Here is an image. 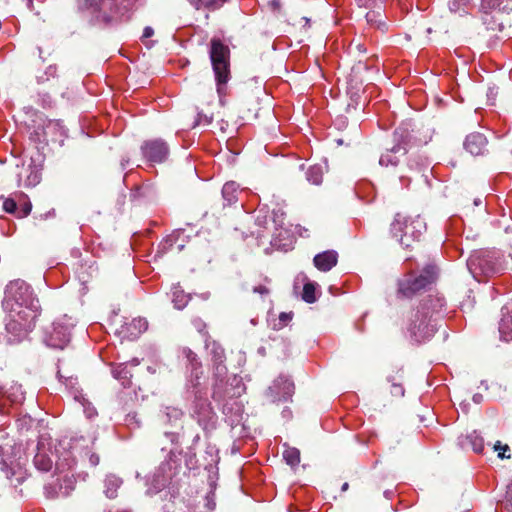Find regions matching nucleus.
<instances>
[{
  "mask_svg": "<svg viewBox=\"0 0 512 512\" xmlns=\"http://www.w3.org/2000/svg\"><path fill=\"white\" fill-rule=\"evenodd\" d=\"M163 419L166 423L177 426L180 425L183 411L173 406H165L162 410Z\"/></svg>",
  "mask_w": 512,
  "mask_h": 512,
  "instance_id": "31",
  "label": "nucleus"
},
{
  "mask_svg": "<svg viewBox=\"0 0 512 512\" xmlns=\"http://www.w3.org/2000/svg\"><path fill=\"white\" fill-rule=\"evenodd\" d=\"M306 179L314 185H320L323 180V168L320 165H313L309 167L306 172Z\"/></svg>",
  "mask_w": 512,
  "mask_h": 512,
  "instance_id": "33",
  "label": "nucleus"
},
{
  "mask_svg": "<svg viewBox=\"0 0 512 512\" xmlns=\"http://www.w3.org/2000/svg\"><path fill=\"white\" fill-rule=\"evenodd\" d=\"M112 375L117 379L124 388H129L132 384V373L127 363H119L112 366Z\"/></svg>",
  "mask_w": 512,
  "mask_h": 512,
  "instance_id": "28",
  "label": "nucleus"
},
{
  "mask_svg": "<svg viewBox=\"0 0 512 512\" xmlns=\"http://www.w3.org/2000/svg\"><path fill=\"white\" fill-rule=\"evenodd\" d=\"M123 481L121 478L114 474H109L104 480V493L106 497L114 499L117 497V490L122 485Z\"/></svg>",
  "mask_w": 512,
  "mask_h": 512,
  "instance_id": "29",
  "label": "nucleus"
},
{
  "mask_svg": "<svg viewBox=\"0 0 512 512\" xmlns=\"http://www.w3.org/2000/svg\"><path fill=\"white\" fill-rule=\"evenodd\" d=\"M12 389L15 390V392L10 394V393H7V391H3V387L0 386V395L6 396L12 403L21 402L24 398L23 393L21 391V386L15 385V386H12Z\"/></svg>",
  "mask_w": 512,
  "mask_h": 512,
  "instance_id": "43",
  "label": "nucleus"
},
{
  "mask_svg": "<svg viewBox=\"0 0 512 512\" xmlns=\"http://www.w3.org/2000/svg\"><path fill=\"white\" fill-rule=\"evenodd\" d=\"M154 34V30L152 27L150 26H147L144 28L143 30V35H142V38H149L151 37L152 35Z\"/></svg>",
  "mask_w": 512,
  "mask_h": 512,
  "instance_id": "59",
  "label": "nucleus"
},
{
  "mask_svg": "<svg viewBox=\"0 0 512 512\" xmlns=\"http://www.w3.org/2000/svg\"><path fill=\"white\" fill-rule=\"evenodd\" d=\"M292 243L293 237L290 231L284 228V226L275 230L270 240V244L273 248L283 251L290 250L292 248Z\"/></svg>",
  "mask_w": 512,
  "mask_h": 512,
  "instance_id": "22",
  "label": "nucleus"
},
{
  "mask_svg": "<svg viewBox=\"0 0 512 512\" xmlns=\"http://www.w3.org/2000/svg\"><path fill=\"white\" fill-rule=\"evenodd\" d=\"M175 242V238L173 235L167 236L158 246L157 256L164 254L167 250H169Z\"/></svg>",
  "mask_w": 512,
  "mask_h": 512,
  "instance_id": "45",
  "label": "nucleus"
},
{
  "mask_svg": "<svg viewBox=\"0 0 512 512\" xmlns=\"http://www.w3.org/2000/svg\"><path fill=\"white\" fill-rule=\"evenodd\" d=\"M495 512H512V484L508 487L506 499L497 504Z\"/></svg>",
  "mask_w": 512,
  "mask_h": 512,
  "instance_id": "40",
  "label": "nucleus"
},
{
  "mask_svg": "<svg viewBox=\"0 0 512 512\" xmlns=\"http://www.w3.org/2000/svg\"><path fill=\"white\" fill-rule=\"evenodd\" d=\"M2 306L6 312H12L13 316L30 314L29 312L39 316L41 310L39 300L30 285L20 279L11 281L6 286Z\"/></svg>",
  "mask_w": 512,
  "mask_h": 512,
  "instance_id": "2",
  "label": "nucleus"
},
{
  "mask_svg": "<svg viewBox=\"0 0 512 512\" xmlns=\"http://www.w3.org/2000/svg\"><path fill=\"white\" fill-rule=\"evenodd\" d=\"M426 231V223L420 216L408 218L398 213L391 224V233L406 248L420 239Z\"/></svg>",
  "mask_w": 512,
  "mask_h": 512,
  "instance_id": "9",
  "label": "nucleus"
},
{
  "mask_svg": "<svg viewBox=\"0 0 512 512\" xmlns=\"http://www.w3.org/2000/svg\"><path fill=\"white\" fill-rule=\"evenodd\" d=\"M194 394V401L192 404L191 416L205 431L214 430L217 426V414L213 410L211 403L208 399L203 398V392L199 387L192 389Z\"/></svg>",
  "mask_w": 512,
  "mask_h": 512,
  "instance_id": "12",
  "label": "nucleus"
},
{
  "mask_svg": "<svg viewBox=\"0 0 512 512\" xmlns=\"http://www.w3.org/2000/svg\"><path fill=\"white\" fill-rule=\"evenodd\" d=\"M17 196L19 200H24L23 204H21L20 210H18V217H26L31 212L32 205L29 201L26 200V196L23 193H19Z\"/></svg>",
  "mask_w": 512,
  "mask_h": 512,
  "instance_id": "46",
  "label": "nucleus"
},
{
  "mask_svg": "<svg viewBox=\"0 0 512 512\" xmlns=\"http://www.w3.org/2000/svg\"><path fill=\"white\" fill-rule=\"evenodd\" d=\"M141 153L151 163H162L169 155V147L161 139L148 140L141 145Z\"/></svg>",
  "mask_w": 512,
  "mask_h": 512,
  "instance_id": "16",
  "label": "nucleus"
},
{
  "mask_svg": "<svg viewBox=\"0 0 512 512\" xmlns=\"http://www.w3.org/2000/svg\"><path fill=\"white\" fill-rule=\"evenodd\" d=\"M3 209L10 214H18V206L14 198H6L3 202Z\"/></svg>",
  "mask_w": 512,
  "mask_h": 512,
  "instance_id": "48",
  "label": "nucleus"
},
{
  "mask_svg": "<svg viewBox=\"0 0 512 512\" xmlns=\"http://www.w3.org/2000/svg\"><path fill=\"white\" fill-rule=\"evenodd\" d=\"M60 479L59 484V491L57 490H51V485H45L44 491L47 498H56L59 496H68L71 491L74 490L75 480L73 478V475H64Z\"/></svg>",
  "mask_w": 512,
  "mask_h": 512,
  "instance_id": "21",
  "label": "nucleus"
},
{
  "mask_svg": "<svg viewBox=\"0 0 512 512\" xmlns=\"http://www.w3.org/2000/svg\"><path fill=\"white\" fill-rule=\"evenodd\" d=\"M148 322L145 318H134L129 323L122 326L121 334L129 339H136L140 334L146 331Z\"/></svg>",
  "mask_w": 512,
  "mask_h": 512,
  "instance_id": "24",
  "label": "nucleus"
},
{
  "mask_svg": "<svg viewBox=\"0 0 512 512\" xmlns=\"http://www.w3.org/2000/svg\"><path fill=\"white\" fill-rule=\"evenodd\" d=\"M445 300L439 295H428L421 299L411 311L406 330L411 340L421 343L436 332L437 321L444 316Z\"/></svg>",
  "mask_w": 512,
  "mask_h": 512,
  "instance_id": "1",
  "label": "nucleus"
},
{
  "mask_svg": "<svg viewBox=\"0 0 512 512\" xmlns=\"http://www.w3.org/2000/svg\"><path fill=\"white\" fill-rule=\"evenodd\" d=\"M190 3L196 8H209L218 9L226 0H189Z\"/></svg>",
  "mask_w": 512,
  "mask_h": 512,
  "instance_id": "37",
  "label": "nucleus"
},
{
  "mask_svg": "<svg viewBox=\"0 0 512 512\" xmlns=\"http://www.w3.org/2000/svg\"><path fill=\"white\" fill-rule=\"evenodd\" d=\"M244 190L240 189V186L235 181L226 182L222 188V197L224 200V205H233L236 204L239 200V195L242 194Z\"/></svg>",
  "mask_w": 512,
  "mask_h": 512,
  "instance_id": "26",
  "label": "nucleus"
},
{
  "mask_svg": "<svg viewBox=\"0 0 512 512\" xmlns=\"http://www.w3.org/2000/svg\"><path fill=\"white\" fill-rule=\"evenodd\" d=\"M337 261L338 254L336 251L333 250H328L319 253L315 255L313 259L315 267L322 272L330 271L334 266H336Z\"/></svg>",
  "mask_w": 512,
  "mask_h": 512,
  "instance_id": "23",
  "label": "nucleus"
},
{
  "mask_svg": "<svg viewBox=\"0 0 512 512\" xmlns=\"http://www.w3.org/2000/svg\"><path fill=\"white\" fill-rule=\"evenodd\" d=\"M246 387L242 382V378L233 376L225 382L221 388L223 398L221 400H215L216 402H224L222 412L225 415L227 421L233 426L241 422L244 406L238 398L245 393Z\"/></svg>",
  "mask_w": 512,
  "mask_h": 512,
  "instance_id": "5",
  "label": "nucleus"
},
{
  "mask_svg": "<svg viewBox=\"0 0 512 512\" xmlns=\"http://www.w3.org/2000/svg\"><path fill=\"white\" fill-rule=\"evenodd\" d=\"M55 127H59V129L61 130V135H64L65 134V130L64 128L60 125V123L58 121H51L49 122V124L47 125L46 129L47 130H51Z\"/></svg>",
  "mask_w": 512,
  "mask_h": 512,
  "instance_id": "58",
  "label": "nucleus"
},
{
  "mask_svg": "<svg viewBox=\"0 0 512 512\" xmlns=\"http://www.w3.org/2000/svg\"><path fill=\"white\" fill-rule=\"evenodd\" d=\"M269 218L266 214H262L261 211H259L258 215L256 216L255 223L259 227H264L267 229V225L269 223Z\"/></svg>",
  "mask_w": 512,
  "mask_h": 512,
  "instance_id": "50",
  "label": "nucleus"
},
{
  "mask_svg": "<svg viewBox=\"0 0 512 512\" xmlns=\"http://www.w3.org/2000/svg\"><path fill=\"white\" fill-rule=\"evenodd\" d=\"M296 280L304 282L302 299L307 303H314L316 301V284L314 282L309 281L304 273H299Z\"/></svg>",
  "mask_w": 512,
  "mask_h": 512,
  "instance_id": "30",
  "label": "nucleus"
},
{
  "mask_svg": "<svg viewBox=\"0 0 512 512\" xmlns=\"http://www.w3.org/2000/svg\"><path fill=\"white\" fill-rule=\"evenodd\" d=\"M180 452L170 450L167 458L158 466L149 480V493H157L177 482L181 470Z\"/></svg>",
  "mask_w": 512,
  "mask_h": 512,
  "instance_id": "8",
  "label": "nucleus"
},
{
  "mask_svg": "<svg viewBox=\"0 0 512 512\" xmlns=\"http://www.w3.org/2000/svg\"><path fill=\"white\" fill-rule=\"evenodd\" d=\"M81 441L85 442V439L80 438L74 440L73 443L70 445L71 451L62 454L59 457V461L56 463L57 469L64 470L65 468H67L68 470H72L77 463V457H79V459L82 462L88 460L90 466L92 467H95L99 464V456L96 453L92 452L88 445H80Z\"/></svg>",
  "mask_w": 512,
  "mask_h": 512,
  "instance_id": "11",
  "label": "nucleus"
},
{
  "mask_svg": "<svg viewBox=\"0 0 512 512\" xmlns=\"http://www.w3.org/2000/svg\"><path fill=\"white\" fill-rule=\"evenodd\" d=\"M42 447L43 444L39 442L37 445V453L33 458V463L37 470L41 472H48L53 466V461L49 454L42 449Z\"/></svg>",
  "mask_w": 512,
  "mask_h": 512,
  "instance_id": "27",
  "label": "nucleus"
},
{
  "mask_svg": "<svg viewBox=\"0 0 512 512\" xmlns=\"http://www.w3.org/2000/svg\"><path fill=\"white\" fill-rule=\"evenodd\" d=\"M365 17L370 25L376 26L377 28L384 30L385 22L382 20L381 13L379 11L371 10L366 13Z\"/></svg>",
  "mask_w": 512,
  "mask_h": 512,
  "instance_id": "39",
  "label": "nucleus"
},
{
  "mask_svg": "<svg viewBox=\"0 0 512 512\" xmlns=\"http://www.w3.org/2000/svg\"><path fill=\"white\" fill-rule=\"evenodd\" d=\"M503 255L499 250L482 249L474 251L467 260V268L477 281L500 273L503 267Z\"/></svg>",
  "mask_w": 512,
  "mask_h": 512,
  "instance_id": "4",
  "label": "nucleus"
},
{
  "mask_svg": "<svg viewBox=\"0 0 512 512\" xmlns=\"http://www.w3.org/2000/svg\"><path fill=\"white\" fill-rule=\"evenodd\" d=\"M136 0H84L86 8L94 12H103L116 19H128L129 12Z\"/></svg>",
  "mask_w": 512,
  "mask_h": 512,
  "instance_id": "14",
  "label": "nucleus"
},
{
  "mask_svg": "<svg viewBox=\"0 0 512 512\" xmlns=\"http://www.w3.org/2000/svg\"><path fill=\"white\" fill-rule=\"evenodd\" d=\"M209 56L215 75L219 102L223 106L227 95L226 84L230 79V50L220 39L213 38L210 42Z\"/></svg>",
  "mask_w": 512,
  "mask_h": 512,
  "instance_id": "3",
  "label": "nucleus"
},
{
  "mask_svg": "<svg viewBox=\"0 0 512 512\" xmlns=\"http://www.w3.org/2000/svg\"><path fill=\"white\" fill-rule=\"evenodd\" d=\"M268 6L273 12L278 13L281 10L282 4L280 0H270Z\"/></svg>",
  "mask_w": 512,
  "mask_h": 512,
  "instance_id": "53",
  "label": "nucleus"
},
{
  "mask_svg": "<svg viewBox=\"0 0 512 512\" xmlns=\"http://www.w3.org/2000/svg\"><path fill=\"white\" fill-rule=\"evenodd\" d=\"M470 0H449L448 7L453 13H466Z\"/></svg>",
  "mask_w": 512,
  "mask_h": 512,
  "instance_id": "41",
  "label": "nucleus"
},
{
  "mask_svg": "<svg viewBox=\"0 0 512 512\" xmlns=\"http://www.w3.org/2000/svg\"><path fill=\"white\" fill-rule=\"evenodd\" d=\"M470 445L475 453H482L484 449V440L475 431L467 436Z\"/></svg>",
  "mask_w": 512,
  "mask_h": 512,
  "instance_id": "42",
  "label": "nucleus"
},
{
  "mask_svg": "<svg viewBox=\"0 0 512 512\" xmlns=\"http://www.w3.org/2000/svg\"><path fill=\"white\" fill-rule=\"evenodd\" d=\"M411 140L409 124H402L394 131V141L396 144L392 147L394 153L406 154L407 146Z\"/></svg>",
  "mask_w": 512,
  "mask_h": 512,
  "instance_id": "20",
  "label": "nucleus"
},
{
  "mask_svg": "<svg viewBox=\"0 0 512 512\" xmlns=\"http://www.w3.org/2000/svg\"><path fill=\"white\" fill-rule=\"evenodd\" d=\"M165 437L172 443L176 444L178 443L179 434L176 432H165Z\"/></svg>",
  "mask_w": 512,
  "mask_h": 512,
  "instance_id": "54",
  "label": "nucleus"
},
{
  "mask_svg": "<svg viewBox=\"0 0 512 512\" xmlns=\"http://www.w3.org/2000/svg\"><path fill=\"white\" fill-rule=\"evenodd\" d=\"M30 314H19L13 316L12 312H7L5 330L9 343H19L23 341L34 329L38 316Z\"/></svg>",
  "mask_w": 512,
  "mask_h": 512,
  "instance_id": "10",
  "label": "nucleus"
},
{
  "mask_svg": "<svg viewBox=\"0 0 512 512\" xmlns=\"http://www.w3.org/2000/svg\"><path fill=\"white\" fill-rule=\"evenodd\" d=\"M63 383L66 385V387H69L71 389L74 388V386L77 384V379L70 377H65Z\"/></svg>",
  "mask_w": 512,
  "mask_h": 512,
  "instance_id": "56",
  "label": "nucleus"
},
{
  "mask_svg": "<svg viewBox=\"0 0 512 512\" xmlns=\"http://www.w3.org/2000/svg\"><path fill=\"white\" fill-rule=\"evenodd\" d=\"M496 95H497V89L496 88H489V91L487 93L488 99L489 100H491V99L494 100Z\"/></svg>",
  "mask_w": 512,
  "mask_h": 512,
  "instance_id": "62",
  "label": "nucleus"
},
{
  "mask_svg": "<svg viewBox=\"0 0 512 512\" xmlns=\"http://www.w3.org/2000/svg\"><path fill=\"white\" fill-rule=\"evenodd\" d=\"M483 400V396L479 393H476L473 395V401L476 403V404H479L481 403Z\"/></svg>",
  "mask_w": 512,
  "mask_h": 512,
  "instance_id": "63",
  "label": "nucleus"
},
{
  "mask_svg": "<svg viewBox=\"0 0 512 512\" xmlns=\"http://www.w3.org/2000/svg\"><path fill=\"white\" fill-rule=\"evenodd\" d=\"M41 165L30 158L28 162L17 159L14 169L17 186L34 187L41 180Z\"/></svg>",
  "mask_w": 512,
  "mask_h": 512,
  "instance_id": "15",
  "label": "nucleus"
},
{
  "mask_svg": "<svg viewBox=\"0 0 512 512\" xmlns=\"http://www.w3.org/2000/svg\"><path fill=\"white\" fill-rule=\"evenodd\" d=\"M194 325L200 333L204 332L206 325L201 320H195Z\"/></svg>",
  "mask_w": 512,
  "mask_h": 512,
  "instance_id": "60",
  "label": "nucleus"
},
{
  "mask_svg": "<svg viewBox=\"0 0 512 512\" xmlns=\"http://www.w3.org/2000/svg\"><path fill=\"white\" fill-rule=\"evenodd\" d=\"M285 216L286 213L282 207L273 208L271 222L274 230H278V228H282V226H284Z\"/></svg>",
  "mask_w": 512,
  "mask_h": 512,
  "instance_id": "38",
  "label": "nucleus"
},
{
  "mask_svg": "<svg viewBox=\"0 0 512 512\" xmlns=\"http://www.w3.org/2000/svg\"><path fill=\"white\" fill-rule=\"evenodd\" d=\"M396 153L392 151V148L388 150L386 153L382 154L379 159V164L381 166H396L398 164V158L395 156Z\"/></svg>",
  "mask_w": 512,
  "mask_h": 512,
  "instance_id": "44",
  "label": "nucleus"
},
{
  "mask_svg": "<svg viewBox=\"0 0 512 512\" xmlns=\"http://www.w3.org/2000/svg\"><path fill=\"white\" fill-rule=\"evenodd\" d=\"M283 458L288 465L295 467L300 463V452L296 448L288 447L283 451Z\"/></svg>",
  "mask_w": 512,
  "mask_h": 512,
  "instance_id": "36",
  "label": "nucleus"
},
{
  "mask_svg": "<svg viewBox=\"0 0 512 512\" xmlns=\"http://www.w3.org/2000/svg\"><path fill=\"white\" fill-rule=\"evenodd\" d=\"M355 192L359 198L363 199L366 202H371L375 198L374 185L368 181H362L358 183L355 188Z\"/></svg>",
  "mask_w": 512,
  "mask_h": 512,
  "instance_id": "32",
  "label": "nucleus"
},
{
  "mask_svg": "<svg viewBox=\"0 0 512 512\" xmlns=\"http://www.w3.org/2000/svg\"><path fill=\"white\" fill-rule=\"evenodd\" d=\"M294 392L293 382L286 376H279L268 387L265 395L271 402L287 401Z\"/></svg>",
  "mask_w": 512,
  "mask_h": 512,
  "instance_id": "17",
  "label": "nucleus"
},
{
  "mask_svg": "<svg viewBox=\"0 0 512 512\" xmlns=\"http://www.w3.org/2000/svg\"><path fill=\"white\" fill-rule=\"evenodd\" d=\"M502 312L503 316L499 323L500 337L505 341H512V307L504 306Z\"/></svg>",
  "mask_w": 512,
  "mask_h": 512,
  "instance_id": "25",
  "label": "nucleus"
},
{
  "mask_svg": "<svg viewBox=\"0 0 512 512\" xmlns=\"http://www.w3.org/2000/svg\"><path fill=\"white\" fill-rule=\"evenodd\" d=\"M74 398H75V400L79 401L85 407L86 400L84 399V397L80 394V392L78 390H75Z\"/></svg>",
  "mask_w": 512,
  "mask_h": 512,
  "instance_id": "61",
  "label": "nucleus"
},
{
  "mask_svg": "<svg viewBox=\"0 0 512 512\" xmlns=\"http://www.w3.org/2000/svg\"><path fill=\"white\" fill-rule=\"evenodd\" d=\"M74 326V319L68 315L57 318L52 323L51 330L46 332V344L53 348L63 349L70 342Z\"/></svg>",
  "mask_w": 512,
  "mask_h": 512,
  "instance_id": "13",
  "label": "nucleus"
},
{
  "mask_svg": "<svg viewBox=\"0 0 512 512\" xmlns=\"http://www.w3.org/2000/svg\"><path fill=\"white\" fill-rule=\"evenodd\" d=\"M205 348L210 356L213 374V392L212 398L214 400H221L223 394L221 391L225 382H228L227 367L225 365L226 355L224 348L215 340H213L207 332H204Z\"/></svg>",
  "mask_w": 512,
  "mask_h": 512,
  "instance_id": "7",
  "label": "nucleus"
},
{
  "mask_svg": "<svg viewBox=\"0 0 512 512\" xmlns=\"http://www.w3.org/2000/svg\"><path fill=\"white\" fill-rule=\"evenodd\" d=\"M438 276V268L433 262L427 263L418 273L410 271L398 280V296L411 298L423 289L432 285Z\"/></svg>",
  "mask_w": 512,
  "mask_h": 512,
  "instance_id": "6",
  "label": "nucleus"
},
{
  "mask_svg": "<svg viewBox=\"0 0 512 512\" xmlns=\"http://www.w3.org/2000/svg\"><path fill=\"white\" fill-rule=\"evenodd\" d=\"M254 293H258L260 295H268L269 289L264 285H258L253 288Z\"/></svg>",
  "mask_w": 512,
  "mask_h": 512,
  "instance_id": "55",
  "label": "nucleus"
},
{
  "mask_svg": "<svg viewBox=\"0 0 512 512\" xmlns=\"http://www.w3.org/2000/svg\"><path fill=\"white\" fill-rule=\"evenodd\" d=\"M291 319H292L291 313L282 312L279 315V327L278 328H282L283 326H285Z\"/></svg>",
  "mask_w": 512,
  "mask_h": 512,
  "instance_id": "51",
  "label": "nucleus"
},
{
  "mask_svg": "<svg viewBox=\"0 0 512 512\" xmlns=\"http://www.w3.org/2000/svg\"><path fill=\"white\" fill-rule=\"evenodd\" d=\"M358 5L361 7H372L375 6L376 0H356Z\"/></svg>",
  "mask_w": 512,
  "mask_h": 512,
  "instance_id": "57",
  "label": "nucleus"
},
{
  "mask_svg": "<svg viewBox=\"0 0 512 512\" xmlns=\"http://www.w3.org/2000/svg\"><path fill=\"white\" fill-rule=\"evenodd\" d=\"M388 381L391 382V393L393 396H396V397L404 396L405 390L401 383L395 382L394 377H388Z\"/></svg>",
  "mask_w": 512,
  "mask_h": 512,
  "instance_id": "47",
  "label": "nucleus"
},
{
  "mask_svg": "<svg viewBox=\"0 0 512 512\" xmlns=\"http://www.w3.org/2000/svg\"><path fill=\"white\" fill-rule=\"evenodd\" d=\"M211 122H212V117H208L207 115L199 113L197 116L195 125H200V124L209 125Z\"/></svg>",
  "mask_w": 512,
  "mask_h": 512,
  "instance_id": "52",
  "label": "nucleus"
},
{
  "mask_svg": "<svg viewBox=\"0 0 512 512\" xmlns=\"http://www.w3.org/2000/svg\"><path fill=\"white\" fill-rule=\"evenodd\" d=\"M172 297V302L177 309H183L189 301V296L186 295L180 287L173 288Z\"/></svg>",
  "mask_w": 512,
  "mask_h": 512,
  "instance_id": "35",
  "label": "nucleus"
},
{
  "mask_svg": "<svg viewBox=\"0 0 512 512\" xmlns=\"http://www.w3.org/2000/svg\"><path fill=\"white\" fill-rule=\"evenodd\" d=\"M85 412H86L88 417H92V416H94L96 414L95 409L94 408H90V407L85 408Z\"/></svg>",
  "mask_w": 512,
  "mask_h": 512,
  "instance_id": "64",
  "label": "nucleus"
},
{
  "mask_svg": "<svg viewBox=\"0 0 512 512\" xmlns=\"http://www.w3.org/2000/svg\"><path fill=\"white\" fill-rule=\"evenodd\" d=\"M182 355L186 358L188 367L190 369L187 389H197V387L200 386L199 380L203 374L202 363L199 360L197 354L188 347H184L182 349Z\"/></svg>",
  "mask_w": 512,
  "mask_h": 512,
  "instance_id": "18",
  "label": "nucleus"
},
{
  "mask_svg": "<svg viewBox=\"0 0 512 512\" xmlns=\"http://www.w3.org/2000/svg\"><path fill=\"white\" fill-rule=\"evenodd\" d=\"M488 140L486 136L479 132H474L466 136L464 148L473 156L484 155L487 151Z\"/></svg>",
  "mask_w": 512,
  "mask_h": 512,
  "instance_id": "19",
  "label": "nucleus"
},
{
  "mask_svg": "<svg viewBox=\"0 0 512 512\" xmlns=\"http://www.w3.org/2000/svg\"><path fill=\"white\" fill-rule=\"evenodd\" d=\"M494 450L498 452V457L502 459L509 458V456L505 455V452L509 451V446L507 444H502L500 441H497L494 445Z\"/></svg>",
  "mask_w": 512,
  "mask_h": 512,
  "instance_id": "49",
  "label": "nucleus"
},
{
  "mask_svg": "<svg viewBox=\"0 0 512 512\" xmlns=\"http://www.w3.org/2000/svg\"><path fill=\"white\" fill-rule=\"evenodd\" d=\"M509 0H481V9L485 12L490 10H507Z\"/></svg>",
  "mask_w": 512,
  "mask_h": 512,
  "instance_id": "34",
  "label": "nucleus"
}]
</instances>
